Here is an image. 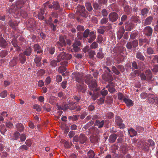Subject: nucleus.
I'll return each instance as SVG.
<instances>
[{"label": "nucleus", "mask_w": 158, "mask_h": 158, "mask_svg": "<svg viewBox=\"0 0 158 158\" xmlns=\"http://www.w3.org/2000/svg\"><path fill=\"white\" fill-rule=\"evenodd\" d=\"M108 21V19L106 17H103L100 22V23L102 25L105 24Z\"/></svg>", "instance_id": "49"}, {"label": "nucleus", "mask_w": 158, "mask_h": 158, "mask_svg": "<svg viewBox=\"0 0 158 158\" xmlns=\"http://www.w3.org/2000/svg\"><path fill=\"white\" fill-rule=\"evenodd\" d=\"M153 19V17L152 16H150L147 17L145 20L144 23V26L150 25L152 23Z\"/></svg>", "instance_id": "27"}, {"label": "nucleus", "mask_w": 158, "mask_h": 158, "mask_svg": "<svg viewBox=\"0 0 158 158\" xmlns=\"http://www.w3.org/2000/svg\"><path fill=\"white\" fill-rule=\"evenodd\" d=\"M18 57H14L12 60L10 62V66L13 67L16 65L18 61Z\"/></svg>", "instance_id": "28"}, {"label": "nucleus", "mask_w": 158, "mask_h": 158, "mask_svg": "<svg viewBox=\"0 0 158 158\" xmlns=\"http://www.w3.org/2000/svg\"><path fill=\"white\" fill-rule=\"evenodd\" d=\"M118 18V14L114 12L110 13L108 15V18L110 21L112 23L116 21Z\"/></svg>", "instance_id": "6"}, {"label": "nucleus", "mask_w": 158, "mask_h": 158, "mask_svg": "<svg viewBox=\"0 0 158 158\" xmlns=\"http://www.w3.org/2000/svg\"><path fill=\"white\" fill-rule=\"evenodd\" d=\"M72 57V56L71 54L63 52L58 54L57 58L58 62H60L61 60H69L71 59Z\"/></svg>", "instance_id": "2"}, {"label": "nucleus", "mask_w": 158, "mask_h": 158, "mask_svg": "<svg viewBox=\"0 0 158 158\" xmlns=\"http://www.w3.org/2000/svg\"><path fill=\"white\" fill-rule=\"evenodd\" d=\"M149 148V144L147 143H142V148L144 149L145 151H147L148 150Z\"/></svg>", "instance_id": "45"}, {"label": "nucleus", "mask_w": 158, "mask_h": 158, "mask_svg": "<svg viewBox=\"0 0 158 158\" xmlns=\"http://www.w3.org/2000/svg\"><path fill=\"white\" fill-rule=\"evenodd\" d=\"M148 100L150 103H153L155 102L156 97L153 94H149L148 95Z\"/></svg>", "instance_id": "26"}, {"label": "nucleus", "mask_w": 158, "mask_h": 158, "mask_svg": "<svg viewBox=\"0 0 158 158\" xmlns=\"http://www.w3.org/2000/svg\"><path fill=\"white\" fill-rule=\"evenodd\" d=\"M114 116V114L111 112H108L106 114V117L108 119L112 118Z\"/></svg>", "instance_id": "55"}, {"label": "nucleus", "mask_w": 158, "mask_h": 158, "mask_svg": "<svg viewBox=\"0 0 158 158\" xmlns=\"http://www.w3.org/2000/svg\"><path fill=\"white\" fill-rule=\"evenodd\" d=\"M0 131L2 134H4L6 131L7 130L5 126L1 125L0 126Z\"/></svg>", "instance_id": "62"}, {"label": "nucleus", "mask_w": 158, "mask_h": 158, "mask_svg": "<svg viewBox=\"0 0 158 158\" xmlns=\"http://www.w3.org/2000/svg\"><path fill=\"white\" fill-rule=\"evenodd\" d=\"M115 123L120 128H125V125L122 123L123 119L120 117L117 116L115 117Z\"/></svg>", "instance_id": "10"}, {"label": "nucleus", "mask_w": 158, "mask_h": 158, "mask_svg": "<svg viewBox=\"0 0 158 158\" xmlns=\"http://www.w3.org/2000/svg\"><path fill=\"white\" fill-rule=\"evenodd\" d=\"M94 123V121L92 120L91 121H90L89 123H87L85 125L84 127V128L85 129H87L89 127L93 125Z\"/></svg>", "instance_id": "48"}, {"label": "nucleus", "mask_w": 158, "mask_h": 158, "mask_svg": "<svg viewBox=\"0 0 158 158\" xmlns=\"http://www.w3.org/2000/svg\"><path fill=\"white\" fill-rule=\"evenodd\" d=\"M6 42L2 37L0 38V45L2 47H5L6 45Z\"/></svg>", "instance_id": "44"}, {"label": "nucleus", "mask_w": 158, "mask_h": 158, "mask_svg": "<svg viewBox=\"0 0 158 158\" xmlns=\"http://www.w3.org/2000/svg\"><path fill=\"white\" fill-rule=\"evenodd\" d=\"M105 123V121L102 120V121L96 120L94 123V125L97 126L99 128L102 127Z\"/></svg>", "instance_id": "23"}, {"label": "nucleus", "mask_w": 158, "mask_h": 158, "mask_svg": "<svg viewBox=\"0 0 158 158\" xmlns=\"http://www.w3.org/2000/svg\"><path fill=\"white\" fill-rule=\"evenodd\" d=\"M111 73L105 72L102 75L103 79L106 81L110 82L113 80Z\"/></svg>", "instance_id": "5"}, {"label": "nucleus", "mask_w": 158, "mask_h": 158, "mask_svg": "<svg viewBox=\"0 0 158 158\" xmlns=\"http://www.w3.org/2000/svg\"><path fill=\"white\" fill-rule=\"evenodd\" d=\"M8 54V52L6 50H2L0 52V56L2 57H4L6 56Z\"/></svg>", "instance_id": "57"}, {"label": "nucleus", "mask_w": 158, "mask_h": 158, "mask_svg": "<svg viewBox=\"0 0 158 158\" xmlns=\"http://www.w3.org/2000/svg\"><path fill=\"white\" fill-rule=\"evenodd\" d=\"M24 2L22 1H19L16 3V5L15 6V7L18 8L19 9L22 7L24 5Z\"/></svg>", "instance_id": "30"}, {"label": "nucleus", "mask_w": 158, "mask_h": 158, "mask_svg": "<svg viewBox=\"0 0 158 158\" xmlns=\"http://www.w3.org/2000/svg\"><path fill=\"white\" fill-rule=\"evenodd\" d=\"M97 42L99 43H101L103 40V38L102 36L100 35H98L97 38Z\"/></svg>", "instance_id": "64"}, {"label": "nucleus", "mask_w": 158, "mask_h": 158, "mask_svg": "<svg viewBox=\"0 0 158 158\" xmlns=\"http://www.w3.org/2000/svg\"><path fill=\"white\" fill-rule=\"evenodd\" d=\"M80 41L76 39L74 43L73 44V49L75 52H78L80 50V46L81 45Z\"/></svg>", "instance_id": "8"}, {"label": "nucleus", "mask_w": 158, "mask_h": 158, "mask_svg": "<svg viewBox=\"0 0 158 158\" xmlns=\"http://www.w3.org/2000/svg\"><path fill=\"white\" fill-rule=\"evenodd\" d=\"M105 27L104 26L102 27H100L98 29L97 31L100 34H103L105 32V30L104 29L105 28Z\"/></svg>", "instance_id": "52"}, {"label": "nucleus", "mask_w": 158, "mask_h": 158, "mask_svg": "<svg viewBox=\"0 0 158 158\" xmlns=\"http://www.w3.org/2000/svg\"><path fill=\"white\" fill-rule=\"evenodd\" d=\"M53 8L55 10L59 9L60 8V6L59 3L55 1L52 2Z\"/></svg>", "instance_id": "43"}, {"label": "nucleus", "mask_w": 158, "mask_h": 158, "mask_svg": "<svg viewBox=\"0 0 158 158\" xmlns=\"http://www.w3.org/2000/svg\"><path fill=\"white\" fill-rule=\"evenodd\" d=\"M136 58L142 61H144L145 60V57L142 53L139 51H137L135 54Z\"/></svg>", "instance_id": "18"}, {"label": "nucleus", "mask_w": 158, "mask_h": 158, "mask_svg": "<svg viewBox=\"0 0 158 158\" xmlns=\"http://www.w3.org/2000/svg\"><path fill=\"white\" fill-rule=\"evenodd\" d=\"M128 132L131 137H133L137 134V131L132 128L128 130Z\"/></svg>", "instance_id": "34"}, {"label": "nucleus", "mask_w": 158, "mask_h": 158, "mask_svg": "<svg viewBox=\"0 0 158 158\" xmlns=\"http://www.w3.org/2000/svg\"><path fill=\"white\" fill-rule=\"evenodd\" d=\"M59 40L60 42H57L56 45L60 51H63L64 50V48L63 47L65 46L66 44L64 38L62 36L60 35Z\"/></svg>", "instance_id": "4"}, {"label": "nucleus", "mask_w": 158, "mask_h": 158, "mask_svg": "<svg viewBox=\"0 0 158 158\" xmlns=\"http://www.w3.org/2000/svg\"><path fill=\"white\" fill-rule=\"evenodd\" d=\"M117 68L121 72H123L125 70L124 67L122 65L117 64L116 65Z\"/></svg>", "instance_id": "50"}, {"label": "nucleus", "mask_w": 158, "mask_h": 158, "mask_svg": "<svg viewBox=\"0 0 158 158\" xmlns=\"http://www.w3.org/2000/svg\"><path fill=\"white\" fill-rule=\"evenodd\" d=\"M78 115H73V116H69L68 117V118L69 120H71L73 121H76L78 120Z\"/></svg>", "instance_id": "53"}, {"label": "nucleus", "mask_w": 158, "mask_h": 158, "mask_svg": "<svg viewBox=\"0 0 158 158\" xmlns=\"http://www.w3.org/2000/svg\"><path fill=\"white\" fill-rule=\"evenodd\" d=\"M117 138V136L116 134H113L111 135L109 138L108 140L109 142L110 143H113L114 142Z\"/></svg>", "instance_id": "21"}, {"label": "nucleus", "mask_w": 158, "mask_h": 158, "mask_svg": "<svg viewBox=\"0 0 158 158\" xmlns=\"http://www.w3.org/2000/svg\"><path fill=\"white\" fill-rule=\"evenodd\" d=\"M148 40L146 38L140 39L139 40V44L140 46H142L143 43H148Z\"/></svg>", "instance_id": "40"}, {"label": "nucleus", "mask_w": 158, "mask_h": 158, "mask_svg": "<svg viewBox=\"0 0 158 158\" xmlns=\"http://www.w3.org/2000/svg\"><path fill=\"white\" fill-rule=\"evenodd\" d=\"M11 42L12 45L16 49V51L19 52L21 50L20 47L17 44V40L15 39H13Z\"/></svg>", "instance_id": "25"}, {"label": "nucleus", "mask_w": 158, "mask_h": 158, "mask_svg": "<svg viewBox=\"0 0 158 158\" xmlns=\"http://www.w3.org/2000/svg\"><path fill=\"white\" fill-rule=\"evenodd\" d=\"M152 29L150 26H147L143 29V33L148 36H150L152 33Z\"/></svg>", "instance_id": "12"}, {"label": "nucleus", "mask_w": 158, "mask_h": 158, "mask_svg": "<svg viewBox=\"0 0 158 158\" xmlns=\"http://www.w3.org/2000/svg\"><path fill=\"white\" fill-rule=\"evenodd\" d=\"M138 35V34L137 32L133 31L130 35V38L132 39H135V38Z\"/></svg>", "instance_id": "54"}, {"label": "nucleus", "mask_w": 158, "mask_h": 158, "mask_svg": "<svg viewBox=\"0 0 158 158\" xmlns=\"http://www.w3.org/2000/svg\"><path fill=\"white\" fill-rule=\"evenodd\" d=\"M66 68L64 66H60L58 69V70L60 73H62L66 70Z\"/></svg>", "instance_id": "59"}, {"label": "nucleus", "mask_w": 158, "mask_h": 158, "mask_svg": "<svg viewBox=\"0 0 158 158\" xmlns=\"http://www.w3.org/2000/svg\"><path fill=\"white\" fill-rule=\"evenodd\" d=\"M138 46V42L136 40H134L132 42H128L126 45L127 48L129 50L131 49L132 48L135 49Z\"/></svg>", "instance_id": "9"}, {"label": "nucleus", "mask_w": 158, "mask_h": 158, "mask_svg": "<svg viewBox=\"0 0 158 158\" xmlns=\"http://www.w3.org/2000/svg\"><path fill=\"white\" fill-rule=\"evenodd\" d=\"M96 32L94 31L90 32L89 34V38L88 40V42L90 43L93 42L96 38Z\"/></svg>", "instance_id": "13"}, {"label": "nucleus", "mask_w": 158, "mask_h": 158, "mask_svg": "<svg viewBox=\"0 0 158 158\" xmlns=\"http://www.w3.org/2000/svg\"><path fill=\"white\" fill-rule=\"evenodd\" d=\"M124 10L127 14H130L132 12V8H131L128 6H126L124 7Z\"/></svg>", "instance_id": "38"}, {"label": "nucleus", "mask_w": 158, "mask_h": 158, "mask_svg": "<svg viewBox=\"0 0 158 158\" xmlns=\"http://www.w3.org/2000/svg\"><path fill=\"white\" fill-rule=\"evenodd\" d=\"M79 138V142L81 144H84L87 139V138L85 135L83 134H80Z\"/></svg>", "instance_id": "17"}, {"label": "nucleus", "mask_w": 158, "mask_h": 158, "mask_svg": "<svg viewBox=\"0 0 158 158\" xmlns=\"http://www.w3.org/2000/svg\"><path fill=\"white\" fill-rule=\"evenodd\" d=\"M85 81L87 84L90 89L94 92L97 91L98 89L97 88V83L95 81L93 80V77L90 75H87L85 76Z\"/></svg>", "instance_id": "1"}, {"label": "nucleus", "mask_w": 158, "mask_h": 158, "mask_svg": "<svg viewBox=\"0 0 158 158\" xmlns=\"http://www.w3.org/2000/svg\"><path fill=\"white\" fill-rule=\"evenodd\" d=\"M19 59L20 63L23 64L26 62V57L23 53H20L19 55Z\"/></svg>", "instance_id": "20"}, {"label": "nucleus", "mask_w": 158, "mask_h": 158, "mask_svg": "<svg viewBox=\"0 0 158 158\" xmlns=\"http://www.w3.org/2000/svg\"><path fill=\"white\" fill-rule=\"evenodd\" d=\"M48 50L50 53L52 55L54 53L55 51V48L54 47L52 46L48 48Z\"/></svg>", "instance_id": "58"}, {"label": "nucleus", "mask_w": 158, "mask_h": 158, "mask_svg": "<svg viewBox=\"0 0 158 158\" xmlns=\"http://www.w3.org/2000/svg\"><path fill=\"white\" fill-rule=\"evenodd\" d=\"M139 17L136 16H132L131 18V21L134 22L135 23H137L139 21Z\"/></svg>", "instance_id": "60"}, {"label": "nucleus", "mask_w": 158, "mask_h": 158, "mask_svg": "<svg viewBox=\"0 0 158 158\" xmlns=\"http://www.w3.org/2000/svg\"><path fill=\"white\" fill-rule=\"evenodd\" d=\"M34 51L37 54H40L42 55L43 54V51L41 46L38 44H35L33 46Z\"/></svg>", "instance_id": "11"}, {"label": "nucleus", "mask_w": 158, "mask_h": 158, "mask_svg": "<svg viewBox=\"0 0 158 158\" xmlns=\"http://www.w3.org/2000/svg\"><path fill=\"white\" fill-rule=\"evenodd\" d=\"M27 26L29 28L34 27L35 25V21L33 19H29L26 23Z\"/></svg>", "instance_id": "15"}, {"label": "nucleus", "mask_w": 158, "mask_h": 158, "mask_svg": "<svg viewBox=\"0 0 158 158\" xmlns=\"http://www.w3.org/2000/svg\"><path fill=\"white\" fill-rule=\"evenodd\" d=\"M32 50L31 48L29 47L27 48L23 52V54L25 56H29L31 55Z\"/></svg>", "instance_id": "24"}, {"label": "nucleus", "mask_w": 158, "mask_h": 158, "mask_svg": "<svg viewBox=\"0 0 158 158\" xmlns=\"http://www.w3.org/2000/svg\"><path fill=\"white\" fill-rule=\"evenodd\" d=\"M40 10V12L39 13L38 15V18L39 19L43 20L44 18L43 15L44 14L45 10L42 8Z\"/></svg>", "instance_id": "32"}, {"label": "nucleus", "mask_w": 158, "mask_h": 158, "mask_svg": "<svg viewBox=\"0 0 158 158\" xmlns=\"http://www.w3.org/2000/svg\"><path fill=\"white\" fill-rule=\"evenodd\" d=\"M125 32L123 28H120L117 32V36L118 39H120L123 36Z\"/></svg>", "instance_id": "22"}, {"label": "nucleus", "mask_w": 158, "mask_h": 158, "mask_svg": "<svg viewBox=\"0 0 158 158\" xmlns=\"http://www.w3.org/2000/svg\"><path fill=\"white\" fill-rule=\"evenodd\" d=\"M111 70L116 75H119L120 73L118 69L114 66H112Z\"/></svg>", "instance_id": "42"}, {"label": "nucleus", "mask_w": 158, "mask_h": 158, "mask_svg": "<svg viewBox=\"0 0 158 158\" xmlns=\"http://www.w3.org/2000/svg\"><path fill=\"white\" fill-rule=\"evenodd\" d=\"M93 6L95 10H98L101 8L102 7L100 6V5L97 2H94L93 3Z\"/></svg>", "instance_id": "56"}, {"label": "nucleus", "mask_w": 158, "mask_h": 158, "mask_svg": "<svg viewBox=\"0 0 158 158\" xmlns=\"http://www.w3.org/2000/svg\"><path fill=\"white\" fill-rule=\"evenodd\" d=\"M118 146L115 144L111 146V152L112 153H114V156H115V157L117 156V154L116 153V150L118 149Z\"/></svg>", "instance_id": "31"}, {"label": "nucleus", "mask_w": 158, "mask_h": 158, "mask_svg": "<svg viewBox=\"0 0 158 158\" xmlns=\"http://www.w3.org/2000/svg\"><path fill=\"white\" fill-rule=\"evenodd\" d=\"M86 9L89 11H90L93 10L91 3L89 2H87L85 4Z\"/></svg>", "instance_id": "41"}, {"label": "nucleus", "mask_w": 158, "mask_h": 158, "mask_svg": "<svg viewBox=\"0 0 158 158\" xmlns=\"http://www.w3.org/2000/svg\"><path fill=\"white\" fill-rule=\"evenodd\" d=\"M123 101L128 107H130L133 105L134 103L133 102L129 99L125 98L123 99Z\"/></svg>", "instance_id": "19"}, {"label": "nucleus", "mask_w": 158, "mask_h": 158, "mask_svg": "<svg viewBox=\"0 0 158 158\" xmlns=\"http://www.w3.org/2000/svg\"><path fill=\"white\" fill-rule=\"evenodd\" d=\"M36 57L34 59V61L36 64V65L38 66H40L41 65V63L40 62L41 60V58L38 56H37V55H35Z\"/></svg>", "instance_id": "33"}, {"label": "nucleus", "mask_w": 158, "mask_h": 158, "mask_svg": "<svg viewBox=\"0 0 158 158\" xmlns=\"http://www.w3.org/2000/svg\"><path fill=\"white\" fill-rule=\"evenodd\" d=\"M9 24L13 28H15L16 26L18 25V23H17L14 22L12 21H10L9 22Z\"/></svg>", "instance_id": "51"}, {"label": "nucleus", "mask_w": 158, "mask_h": 158, "mask_svg": "<svg viewBox=\"0 0 158 158\" xmlns=\"http://www.w3.org/2000/svg\"><path fill=\"white\" fill-rule=\"evenodd\" d=\"M19 10L18 8H16L14 6H12L11 7L10 9L9 10L10 13H15Z\"/></svg>", "instance_id": "63"}, {"label": "nucleus", "mask_w": 158, "mask_h": 158, "mask_svg": "<svg viewBox=\"0 0 158 158\" xmlns=\"http://www.w3.org/2000/svg\"><path fill=\"white\" fill-rule=\"evenodd\" d=\"M58 62L57 60H52L50 62V64L51 66L55 67L56 66Z\"/></svg>", "instance_id": "47"}, {"label": "nucleus", "mask_w": 158, "mask_h": 158, "mask_svg": "<svg viewBox=\"0 0 158 158\" xmlns=\"http://www.w3.org/2000/svg\"><path fill=\"white\" fill-rule=\"evenodd\" d=\"M90 33L89 29H86L84 32L83 36L84 38H86L89 35Z\"/></svg>", "instance_id": "46"}, {"label": "nucleus", "mask_w": 158, "mask_h": 158, "mask_svg": "<svg viewBox=\"0 0 158 158\" xmlns=\"http://www.w3.org/2000/svg\"><path fill=\"white\" fill-rule=\"evenodd\" d=\"M77 89L79 92L84 93L86 90V85L83 83H81V84H77Z\"/></svg>", "instance_id": "14"}, {"label": "nucleus", "mask_w": 158, "mask_h": 158, "mask_svg": "<svg viewBox=\"0 0 158 158\" xmlns=\"http://www.w3.org/2000/svg\"><path fill=\"white\" fill-rule=\"evenodd\" d=\"M145 74L147 77V80H150L152 78V73L150 69H148L146 70L145 72Z\"/></svg>", "instance_id": "29"}, {"label": "nucleus", "mask_w": 158, "mask_h": 158, "mask_svg": "<svg viewBox=\"0 0 158 158\" xmlns=\"http://www.w3.org/2000/svg\"><path fill=\"white\" fill-rule=\"evenodd\" d=\"M98 139V138L96 135H93L90 137V140L92 143L97 142Z\"/></svg>", "instance_id": "35"}, {"label": "nucleus", "mask_w": 158, "mask_h": 158, "mask_svg": "<svg viewBox=\"0 0 158 158\" xmlns=\"http://www.w3.org/2000/svg\"><path fill=\"white\" fill-rule=\"evenodd\" d=\"M76 12L83 17H87L88 15V12L85 10L84 6H83L78 5L77 8Z\"/></svg>", "instance_id": "3"}, {"label": "nucleus", "mask_w": 158, "mask_h": 158, "mask_svg": "<svg viewBox=\"0 0 158 158\" xmlns=\"http://www.w3.org/2000/svg\"><path fill=\"white\" fill-rule=\"evenodd\" d=\"M148 10L147 8H144L142 9L141 11V14L142 15L144 16L147 14L148 12Z\"/></svg>", "instance_id": "61"}, {"label": "nucleus", "mask_w": 158, "mask_h": 158, "mask_svg": "<svg viewBox=\"0 0 158 158\" xmlns=\"http://www.w3.org/2000/svg\"><path fill=\"white\" fill-rule=\"evenodd\" d=\"M108 0H99L98 2L102 7H104V6L107 5Z\"/></svg>", "instance_id": "39"}, {"label": "nucleus", "mask_w": 158, "mask_h": 158, "mask_svg": "<svg viewBox=\"0 0 158 158\" xmlns=\"http://www.w3.org/2000/svg\"><path fill=\"white\" fill-rule=\"evenodd\" d=\"M95 155L94 152L91 150H89L87 152V157L88 158H94Z\"/></svg>", "instance_id": "36"}, {"label": "nucleus", "mask_w": 158, "mask_h": 158, "mask_svg": "<svg viewBox=\"0 0 158 158\" xmlns=\"http://www.w3.org/2000/svg\"><path fill=\"white\" fill-rule=\"evenodd\" d=\"M134 26V24L131 23L127 22L125 26V30L127 31H131Z\"/></svg>", "instance_id": "16"}, {"label": "nucleus", "mask_w": 158, "mask_h": 158, "mask_svg": "<svg viewBox=\"0 0 158 158\" xmlns=\"http://www.w3.org/2000/svg\"><path fill=\"white\" fill-rule=\"evenodd\" d=\"M72 75L73 77L75 79L76 81L79 83H83L84 82L82 75L79 73H72Z\"/></svg>", "instance_id": "7"}, {"label": "nucleus", "mask_w": 158, "mask_h": 158, "mask_svg": "<svg viewBox=\"0 0 158 158\" xmlns=\"http://www.w3.org/2000/svg\"><path fill=\"white\" fill-rule=\"evenodd\" d=\"M16 127L18 130L20 131H22L24 129V127L23 124L21 123H18L16 125Z\"/></svg>", "instance_id": "37"}]
</instances>
